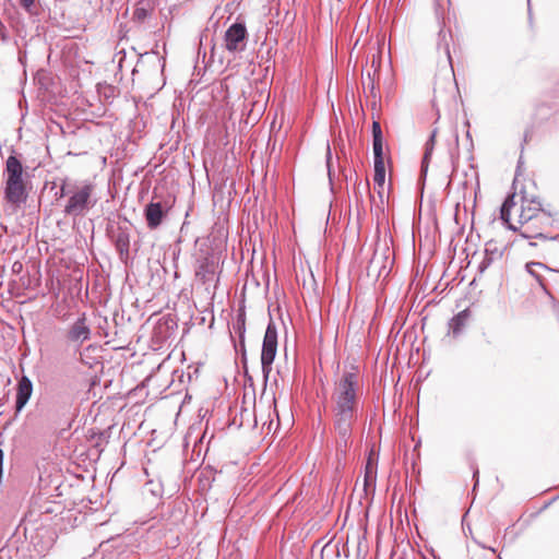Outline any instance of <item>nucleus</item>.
Wrapping results in <instances>:
<instances>
[{
    "label": "nucleus",
    "mask_w": 559,
    "mask_h": 559,
    "mask_svg": "<svg viewBox=\"0 0 559 559\" xmlns=\"http://www.w3.org/2000/svg\"><path fill=\"white\" fill-rule=\"evenodd\" d=\"M360 390L358 374L354 371H344L335 382L332 400L334 403V426L342 439L346 442L356 420Z\"/></svg>",
    "instance_id": "1"
},
{
    "label": "nucleus",
    "mask_w": 559,
    "mask_h": 559,
    "mask_svg": "<svg viewBox=\"0 0 559 559\" xmlns=\"http://www.w3.org/2000/svg\"><path fill=\"white\" fill-rule=\"evenodd\" d=\"M515 194L506 199L500 210V218L513 231H519L523 238L526 239H546L544 233L538 231L535 227V222L540 224L550 225V214L542 209L539 201L522 198L521 211L518 218V224L510 222V212L515 205Z\"/></svg>",
    "instance_id": "2"
},
{
    "label": "nucleus",
    "mask_w": 559,
    "mask_h": 559,
    "mask_svg": "<svg viewBox=\"0 0 559 559\" xmlns=\"http://www.w3.org/2000/svg\"><path fill=\"white\" fill-rule=\"evenodd\" d=\"M5 200L14 205H20L27 198L26 185L24 181V167L21 160L11 155L5 162Z\"/></svg>",
    "instance_id": "3"
},
{
    "label": "nucleus",
    "mask_w": 559,
    "mask_h": 559,
    "mask_svg": "<svg viewBox=\"0 0 559 559\" xmlns=\"http://www.w3.org/2000/svg\"><path fill=\"white\" fill-rule=\"evenodd\" d=\"M95 186L91 182H85L73 190L64 191L61 188V195H69L67 204L63 209L66 216L82 217L97 203L95 197Z\"/></svg>",
    "instance_id": "4"
},
{
    "label": "nucleus",
    "mask_w": 559,
    "mask_h": 559,
    "mask_svg": "<svg viewBox=\"0 0 559 559\" xmlns=\"http://www.w3.org/2000/svg\"><path fill=\"white\" fill-rule=\"evenodd\" d=\"M276 352L277 330L275 324L273 322H270L265 330L261 353V367L265 379L269 378V374L272 371V364L275 359Z\"/></svg>",
    "instance_id": "5"
},
{
    "label": "nucleus",
    "mask_w": 559,
    "mask_h": 559,
    "mask_svg": "<svg viewBox=\"0 0 559 559\" xmlns=\"http://www.w3.org/2000/svg\"><path fill=\"white\" fill-rule=\"evenodd\" d=\"M224 45L229 52L243 51L247 46V28L245 24H231L225 32Z\"/></svg>",
    "instance_id": "6"
},
{
    "label": "nucleus",
    "mask_w": 559,
    "mask_h": 559,
    "mask_svg": "<svg viewBox=\"0 0 559 559\" xmlns=\"http://www.w3.org/2000/svg\"><path fill=\"white\" fill-rule=\"evenodd\" d=\"M61 510L62 506L60 502L52 501L45 497H37L31 504L28 518L31 520H48L50 519V514H58Z\"/></svg>",
    "instance_id": "7"
},
{
    "label": "nucleus",
    "mask_w": 559,
    "mask_h": 559,
    "mask_svg": "<svg viewBox=\"0 0 559 559\" xmlns=\"http://www.w3.org/2000/svg\"><path fill=\"white\" fill-rule=\"evenodd\" d=\"M92 336V331L85 313H82L68 329L67 340L79 348L83 343L87 342Z\"/></svg>",
    "instance_id": "8"
},
{
    "label": "nucleus",
    "mask_w": 559,
    "mask_h": 559,
    "mask_svg": "<svg viewBox=\"0 0 559 559\" xmlns=\"http://www.w3.org/2000/svg\"><path fill=\"white\" fill-rule=\"evenodd\" d=\"M167 214L166 206L160 202H150L144 209L147 227L156 229Z\"/></svg>",
    "instance_id": "9"
},
{
    "label": "nucleus",
    "mask_w": 559,
    "mask_h": 559,
    "mask_svg": "<svg viewBox=\"0 0 559 559\" xmlns=\"http://www.w3.org/2000/svg\"><path fill=\"white\" fill-rule=\"evenodd\" d=\"M33 393V383L28 377L22 376L17 383L16 389V412H21L27 404Z\"/></svg>",
    "instance_id": "10"
},
{
    "label": "nucleus",
    "mask_w": 559,
    "mask_h": 559,
    "mask_svg": "<svg viewBox=\"0 0 559 559\" xmlns=\"http://www.w3.org/2000/svg\"><path fill=\"white\" fill-rule=\"evenodd\" d=\"M469 319V311L467 309L459 312L449 321V333L454 337L459 336L463 329L466 326Z\"/></svg>",
    "instance_id": "11"
},
{
    "label": "nucleus",
    "mask_w": 559,
    "mask_h": 559,
    "mask_svg": "<svg viewBox=\"0 0 559 559\" xmlns=\"http://www.w3.org/2000/svg\"><path fill=\"white\" fill-rule=\"evenodd\" d=\"M215 273V264L214 261L210 258H204L199 261V265L195 270V275L200 277L203 282H207L212 278Z\"/></svg>",
    "instance_id": "12"
},
{
    "label": "nucleus",
    "mask_w": 559,
    "mask_h": 559,
    "mask_svg": "<svg viewBox=\"0 0 559 559\" xmlns=\"http://www.w3.org/2000/svg\"><path fill=\"white\" fill-rule=\"evenodd\" d=\"M115 245L119 253L128 254L130 246V236L126 230L119 229L115 236Z\"/></svg>",
    "instance_id": "13"
},
{
    "label": "nucleus",
    "mask_w": 559,
    "mask_h": 559,
    "mask_svg": "<svg viewBox=\"0 0 559 559\" xmlns=\"http://www.w3.org/2000/svg\"><path fill=\"white\" fill-rule=\"evenodd\" d=\"M435 138H436V131H433L429 138V140L426 142L425 146V154L421 162V173L425 175L428 169V164L430 156L432 154L433 147H435Z\"/></svg>",
    "instance_id": "14"
},
{
    "label": "nucleus",
    "mask_w": 559,
    "mask_h": 559,
    "mask_svg": "<svg viewBox=\"0 0 559 559\" xmlns=\"http://www.w3.org/2000/svg\"><path fill=\"white\" fill-rule=\"evenodd\" d=\"M526 271L537 281V283L545 288L543 276L536 271V269H543L547 271H551V269L547 267L544 263L540 262H528L526 263Z\"/></svg>",
    "instance_id": "15"
},
{
    "label": "nucleus",
    "mask_w": 559,
    "mask_h": 559,
    "mask_svg": "<svg viewBox=\"0 0 559 559\" xmlns=\"http://www.w3.org/2000/svg\"><path fill=\"white\" fill-rule=\"evenodd\" d=\"M500 255H501V253L497 249L491 250L487 247L485 250V257L479 264V271L484 272L486 269L489 267V265L492 263V261L496 258H499Z\"/></svg>",
    "instance_id": "16"
},
{
    "label": "nucleus",
    "mask_w": 559,
    "mask_h": 559,
    "mask_svg": "<svg viewBox=\"0 0 559 559\" xmlns=\"http://www.w3.org/2000/svg\"><path fill=\"white\" fill-rule=\"evenodd\" d=\"M373 181L379 187H383L385 181V166L384 163L374 162Z\"/></svg>",
    "instance_id": "17"
},
{
    "label": "nucleus",
    "mask_w": 559,
    "mask_h": 559,
    "mask_svg": "<svg viewBox=\"0 0 559 559\" xmlns=\"http://www.w3.org/2000/svg\"><path fill=\"white\" fill-rule=\"evenodd\" d=\"M372 148H373V163H384L383 157V139L372 140Z\"/></svg>",
    "instance_id": "18"
},
{
    "label": "nucleus",
    "mask_w": 559,
    "mask_h": 559,
    "mask_svg": "<svg viewBox=\"0 0 559 559\" xmlns=\"http://www.w3.org/2000/svg\"><path fill=\"white\" fill-rule=\"evenodd\" d=\"M372 138L373 140L383 139L381 126L378 121H373L372 123Z\"/></svg>",
    "instance_id": "19"
},
{
    "label": "nucleus",
    "mask_w": 559,
    "mask_h": 559,
    "mask_svg": "<svg viewBox=\"0 0 559 559\" xmlns=\"http://www.w3.org/2000/svg\"><path fill=\"white\" fill-rule=\"evenodd\" d=\"M364 88L365 91L369 90L371 94L374 93V82L370 73H368L367 79L364 80Z\"/></svg>",
    "instance_id": "20"
},
{
    "label": "nucleus",
    "mask_w": 559,
    "mask_h": 559,
    "mask_svg": "<svg viewBox=\"0 0 559 559\" xmlns=\"http://www.w3.org/2000/svg\"><path fill=\"white\" fill-rule=\"evenodd\" d=\"M20 5L25 9L27 12H32V8L34 7L35 0H20Z\"/></svg>",
    "instance_id": "21"
},
{
    "label": "nucleus",
    "mask_w": 559,
    "mask_h": 559,
    "mask_svg": "<svg viewBox=\"0 0 559 559\" xmlns=\"http://www.w3.org/2000/svg\"><path fill=\"white\" fill-rule=\"evenodd\" d=\"M147 15V12L145 9H142V8H138L135 9L134 11V16L138 19V20H144Z\"/></svg>",
    "instance_id": "22"
},
{
    "label": "nucleus",
    "mask_w": 559,
    "mask_h": 559,
    "mask_svg": "<svg viewBox=\"0 0 559 559\" xmlns=\"http://www.w3.org/2000/svg\"><path fill=\"white\" fill-rule=\"evenodd\" d=\"M330 160H331V150H330V146L328 145L326 164H328L329 176L331 177Z\"/></svg>",
    "instance_id": "23"
},
{
    "label": "nucleus",
    "mask_w": 559,
    "mask_h": 559,
    "mask_svg": "<svg viewBox=\"0 0 559 559\" xmlns=\"http://www.w3.org/2000/svg\"><path fill=\"white\" fill-rule=\"evenodd\" d=\"M549 225L540 224L539 222H535V227L538 228V231L543 233V230Z\"/></svg>",
    "instance_id": "24"
},
{
    "label": "nucleus",
    "mask_w": 559,
    "mask_h": 559,
    "mask_svg": "<svg viewBox=\"0 0 559 559\" xmlns=\"http://www.w3.org/2000/svg\"><path fill=\"white\" fill-rule=\"evenodd\" d=\"M14 272H17L22 269V264L20 262H15L12 266Z\"/></svg>",
    "instance_id": "25"
},
{
    "label": "nucleus",
    "mask_w": 559,
    "mask_h": 559,
    "mask_svg": "<svg viewBox=\"0 0 559 559\" xmlns=\"http://www.w3.org/2000/svg\"><path fill=\"white\" fill-rule=\"evenodd\" d=\"M238 323H241V325L243 326V324H245V320H243L242 318H239V319H238Z\"/></svg>",
    "instance_id": "26"
},
{
    "label": "nucleus",
    "mask_w": 559,
    "mask_h": 559,
    "mask_svg": "<svg viewBox=\"0 0 559 559\" xmlns=\"http://www.w3.org/2000/svg\"><path fill=\"white\" fill-rule=\"evenodd\" d=\"M472 173H473V176L475 177V179L477 180V174L473 168H472Z\"/></svg>",
    "instance_id": "27"
}]
</instances>
